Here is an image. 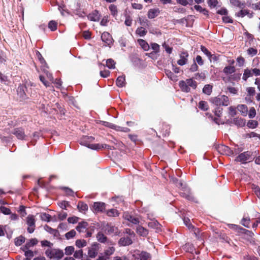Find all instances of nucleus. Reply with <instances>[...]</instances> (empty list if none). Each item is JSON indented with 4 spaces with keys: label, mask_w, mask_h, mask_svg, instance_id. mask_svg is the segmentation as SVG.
<instances>
[{
    "label": "nucleus",
    "mask_w": 260,
    "mask_h": 260,
    "mask_svg": "<svg viewBox=\"0 0 260 260\" xmlns=\"http://www.w3.org/2000/svg\"><path fill=\"white\" fill-rule=\"evenodd\" d=\"M238 17H243L246 15L249 18H251L253 16L252 13H249V12L247 10H241L237 14Z\"/></svg>",
    "instance_id": "obj_20"
},
{
    "label": "nucleus",
    "mask_w": 260,
    "mask_h": 260,
    "mask_svg": "<svg viewBox=\"0 0 260 260\" xmlns=\"http://www.w3.org/2000/svg\"><path fill=\"white\" fill-rule=\"evenodd\" d=\"M201 49L208 57H210L212 56L211 52L205 47L202 46Z\"/></svg>",
    "instance_id": "obj_56"
},
{
    "label": "nucleus",
    "mask_w": 260,
    "mask_h": 260,
    "mask_svg": "<svg viewBox=\"0 0 260 260\" xmlns=\"http://www.w3.org/2000/svg\"><path fill=\"white\" fill-rule=\"evenodd\" d=\"M238 110L240 112L241 114L243 116H246L248 114V108L245 105H239L237 106Z\"/></svg>",
    "instance_id": "obj_15"
},
{
    "label": "nucleus",
    "mask_w": 260,
    "mask_h": 260,
    "mask_svg": "<svg viewBox=\"0 0 260 260\" xmlns=\"http://www.w3.org/2000/svg\"><path fill=\"white\" fill-rule=\"evenodd\" d=\"M87 244V243L85 240L84 239H78L75 242L76 246L79 248H81L85 247Z\"/></svg>",
    "instance_id": "obj_22"
},
{
    "label": "nucleus",
    "mask_w": 260,
    "mask_h": 260,
    "mask_svg": "<svg viewBox=\"0 0 260 260\" xmlns=\"http://www.w3.org/2000/svg\"><path fill=\"white\" fill-rule=\"evenodd\" d=\"M256 110L254 107H251L248 111L247 115L250 118H254L256 115Z\"/></svg>",
    "instance_id": "obj_39"
},
{
    "label": "nucleus",
    "mask_w": 260,
    "mask_h": 260,
    "mask_svg": "<svg viewBox=\"0 0 260 260\" xmlns=\"http://www.w3.org/2000/svg\"><path fill=\"white\" fill-rule=\"evenodd\" d=\"M230 3L233 6L239 7L240 8H242V6L243 5L240 3L239 0H230Z\"/></svg>",
    "instance_id": "obj_47"
},
{
    "label": "nucleus",
    "mask_w": 260,
    "mask_h": 260,
    "mask_svg": "<svg viewBox=\"0 0 260 260\" xmlns=\"http://www.w3.org/2000/svg\"><path fill=\"white\" fill-rule=\"evenodd\" d=\"M79 218L76 216L69 217L68 219V221L69 223H75L78 222Z\"/></svg>",
    "instance_id": "obj_60"
},
{
    "label": "nucleus",
    "mask_w": 260,
    "mask_h": 260,
    "mask_svg": "<svg viewBox=\"0 0 260 260\" xmlns=\"http://www.w3.org/2000/svg\"><path fill=\"white\" fill-rule=\"evenodd\" d=\"M181 90L184 92H188L190 91V88L188 87L186 82L184 81H180L179 83Z\"/></svg>",
    "instance_id": "obj_23"
},
{
    "label": "nucleus",
    "mask_w": 260,
    "mask_h": 260,
    "mask_svg": "<svg viewBox=\"0 0 260 260\" xmlns=\"http://www.w3.org/2000/svg\"><path fill=\"white\" fill-rule=\"evenodd\" d=\"M100 248V244L96 242L91 244L90 246L88 247V255L90 258H94L98 254Z\"/></svg>",
    "instance_id": "obj_4"
},
{
    "label": "nucleus",
    "mask_w": 260,
    "mask_h": 260,
    "mask_svg": "<svg viewBox=\"0 0 260 260\" xmlns=\"http://www.w3.org/2000/svg\"><path fill=\"white\" fill-rule=\"evenodd\" d=\"M185 82H186L188 87H191L193 89H195L197 87V83L193 81L192 79H187Z\"/></svg>",
    "instance_id": "obj_33"
},
{
    "label": "nucleus",
    "mask_w": 260,
    "mask_h": 260,
    "mask_svg": "<svg viewBox=\"0 0 260 260\" xmlns=\"http://www.w3.org/2000/svg\"><path fill=\"white\" fill-rule=\"evenodd\" d=\"M136 231L138 234L143 237H146L148 234V230L142 226H138Z\"/></svg>",
    "instance_id": "obj_16"
},
{
    "label": "nucleus",
    "mask_w": 260,
    "mask_h": 260,
    "mask_svg": "<svg viewBox=\"0 0 260 260\" xmlns=\"http://www.w3.org/2000/svg\"><path fill=\"white\" fill-rule=\"evenodd\" d=\"M97 240L101 243H105L107 240V238L104 234L101 232H99L96 235Z\"/></svg>",
    "instance_id": "obj_24"
},
{
    "label": "nucleus",
    "mask_w": 260,
    "mask_h": 260,
    "mask_svg": "<svg viewBox=\"0 0 260 260\" xmlns=\"http://www.w3.org/2000/svg\"><path fill=\"white\" fill-rule=\"evenodd\" d=\"M41 244L43 246H47L49 248H51L53 244L47 240H44L41 241Z\"/></svg>",
    "instance_id": "obj_59"
},
{
    "label": "nucleus",
    "mask_w": 260,
    "mask_h": 260,
    "mask_svg": "<svg viewBox=\"0 0 260 260\" xmlns=\"http://www.w3.org/2000/svg\"><path fill=\"white\" fill-rule=\"evenodd\" d=\"M58 217L60 220H63L67 217V213L62 211L58 213Z\"/></svg>",
    "instance_id": "obj_58"
},
{
    "label": "nucleus",
    "mask_w": 260,
    "mask_h": 260,
    "mask_svg": "<svg viewBox=\"0 0 260 260\" xmlns=\"http://www.w3.org/2000/svg\"><path fill=\"white\" fill-rule=\"evenodd\" d=\"M212 86L210 84H206L203 89V92L207 95H210L212 91Z\"/></svg>",
    "instance_id": "obj_28"
},
{
    "label": "nucleus",
    "mask_w": 260,
    "mask_h": 260,
    "mask_svg": "<svg viewBox=\"0 0 260 260\" xmlns=\"http://www.w3.org/2000/svg\"><path fill=\"white\" fill-rule=\"evenodd\" d=\"M48 27L52 31L56 30L57 28V23L53 20L50 21L48 23Z\"/></svg>",
    "instance_id": "obj_42"
},
{
    "label": "nucleus",
    "mask_w": 260,
    "mask_h": 260,
    "mask_svg": "<svg viewBox=\"0 0 260 260\" xmlns=\"http://www.w3.org/2000/svg\"><path fill=\"white\" fill-rule=\"evenodd\" d=\"M235 72V68L234 66H227L223 69V72L226 75L231 74Z\"/></svg>",
    "instance_id": "obj_29"
},
{
    "label": "nucleus",
    "mask_w": 260,
    "mask_h": 260,
    "mask_svg": "<svg viewBox=\"0 0 260 260\" xmlns=\"http://www.w3.org/2000/svg\"><path fill=\"white\" fill-rule=\"evenodd\" d=\"M94 140V138L91 136H83L80 140V144L85 146L91 149L98 150L100 149V144H90Z\"/></svg>",
    "instance_id": "obj_3"
},
{
    "label": "nucleus",
    "mask_w": 260,
    "mask_h": 260,
    "mask_svg": "<svg viewBox=\"0 0 260 260\" xmlns=\"http://www.w3.org/2000/svg\"><path fill=\"white\" fill-rule=\"evenodd\" d=\"M25 241V238L23 236H20L15 240V243L16 246H20Z\"/></svg>",
    "instance_id": "obj_38"
},
{
    "label": "nucleus",
    "mask_w": 260,
    "mask_h": 260,
    "mask_svg": "<svg viewBox=\"0 0 260 260\" xmlns=\"http://www.w3.org/2000/svg\"><path fill=\"white\" fill-rule=\"evenodd\" d=\"M199 107L202 110L206 111L208 109L207 103L205 101H201L199 104Z\"/></svg>",
    "instance_id": "obj_37"
},
{
    "label": "nucleus",
    "mask_w": 260,
    "mask_h": 260,
    "mask_svg": "<svg viewBox=\"0 0 260 260\" xmlns=\"http://www.w3.org/2000/svg\"><path fill=\"white\" fill-rule=\"evenodd\" d=\"M166 75L169 78H170L171 80L176 81L177 80V76L175 75L172 72L169 71H166Z\"/></svg>",
    "instance_id": "obj_40"
},
{
    "label": "nucleus",
    "mask_w": 260,
    "mask_h": 260,
    "mask_svg": "<svg viewBox=\"0 0 260 260\" xmlns=\"http://www.w3.org/2000/svg\"><path fill=\"white\" fill-rule=\"evenodd\" d=\"M43 72L46 75L47 78L50 81H52L53 80V77L52 76V74H50L47 70L45 69H43Z\"/></svg>",
    "instance_id": "obj_61"
},
{
    "label": "nucleus",
    "mask_w": 260,
    "mask_h": 260,
    "mask_svg": "<svg viewBox=\"0 0 260 260\" xmlns=\"http://www.w3.org/2000/svg\"><path fill=\"white\" fill-rule=\"evenodd\" d=\"M258 124V123L255 120H249L247 123V126L251 128H255Z\"/></svg>",
    "instance_id": "obj_44"
},
{
    "label": "nucleus",
    "mask_w": 260,
    "mask_h": 260,
    "mask_svg": "<svg viewBox=\"0 0 260 260\" xmlns=\"http://www.w3.org/2000/svg\"><path fill=\"white\" fill-rule=\"evenodd\" d=\"M115 63L112 59H108L106 60V66L109 69H114Z\"/></svg>",
    "instance_id": "obj_43"
},
{
    "label": "nucleus",
    "mask_w": 260,
    "mask_h": 260,
    "mask_svg": "<svg viewBox=\"0 0 260 260\" xmlns=\"http://www.w3.org/2000/svg\"><path fill=\"white\" fill-rule=\"evenodd\" d=\"M252 71L251 70L246 69L244 71L242 79L246 81L248 78L252 77Z\"/></svg>",
    "instance_id": "obj_27"
},
{
    "label": "nucleus",
    "mask_w": 260,
    "mask_h": 260,
    "mask_svg": "<svg viewBox=\"0 0 260 260\" xmlns=\"http://www.w3.org/2000/svg\"><path fill=\"white\" fill-rule=\"evenodd\" d=\"M151 48L155 52H158L159 51V45L155 43L151 44Z\"/></svg>",
    "instance_id": "obj_55"
},
{
    "label": "nucleus",
    "mask_w": 260,
    "mask_h": 260,
    "mask_svg": "<svg viewBox=\"0 0 260 260\" xmlns=\"http://www.w3.org/2000/svg\"><path fill=\"white\" fill-rule=\"evenodd\" d=\"M126 84L125 76H121L117 78L116 80V85L119 87L125 86Z\"/></svg>",
    "instance_id": "obj_18"
},
{
    "label": "nucleus",
    "mask_w": 260,
    "mask_h": 260,
    "mask_svg": "<svg viewBox=\"0 0 260 260\" xmlns=\"http://www.w3.org/2000/svg\"><path fill=\"white\" fill-rule=\"evenodd\" d=\"M160 13L158 8L151 9L148 12V17L149 19H153L157 17Z\"/></svg>",
    "instance_id": "obj_12"
},
{
    "label": "nucleus",
    "mask_w": 260,
    "mask_h": 260,
    "mask_svg": "<svg viewBox=\"0 0 260 260\" xmlns=\"http://www.w3.org/2000/svg\"><path fill=\"white\" fill-rule=\"evenodd\" d=\"M140 260H150L151 258L150 254L145 251H142L139 254Z\"/></svg>",
    "instance_id": "obj_25"
},
{
    "label": "nucleus",
    "mask_w": 260,
    "mask_h": 260,
    "mask_svg": "<svg viewBox=\"0 0 260 260\" xmlns=\"http://www.w3.org/2000/svg\"><path fill=\"white\" fill-rule=\"evenodd\" d=\"M74 247L72 246H67L65 248L64 251L65 254L67 255H70L72 254L74 252Z\"/></svg>",
    "instance_id": "obj_35"
},
{
    "label": "nucleus",
    "mask_w": 260,
    "mask_h": 260,
    "mask_svg": "<svg viewBox=\"0 0 260 260\" xmlns=\"http://www.w3.org/2000/svg\"><path fill=\"white\" fill-rule=\"evenodd\" d=\"M248 54L254 56L257 53V50L253 48H250L247 50Z\"/></svg>",
    "instance_id": "obj_64"
},
{
    "label": "nucleus",
    "mask_w": 260,
    "mask_h": 260,
    "mask_svg": "<svg viewBox=\"0 0 260 260\" xmlns=\"http://www.w3.org/2000/svg\"><path fill=\"white\" fill-rule=\"evenodd\" d=\"M109 8L111 15L114 17H116L117 15V7L114 5H110Z\"/></svg>",
    "instance_id": "obj_32"
},
{
    "label": "nucleus",
    "mask_w": 260,
    "mask_h": 260,
    "mask_svg": "<svg viewBox=\"0 0 260 260\" xmlns=\"http://www.w3.org/2000/svg\"><path fill=\"white\" fill-rule=\"evenodd\" d=\"M118 243L120 246H125L131 244L132 243V240L131 238L128 237H123L120 239Z\"/></svg>",
    "instance_id": "obj_11"
},
{
    "label": "nucleus",
    "mask_w": 260,
    "mask_h": 260,
    "mask_svg": "<svg viewBox=\"0 0 260 260\" xmlns=\"http://www.w3.org/2000/svg\"><path fill=\"white\" fill-rule=\"evenodd\" d=\"M188 53L186 51H183L179 54L180 59L177 61L179 66H183L187 63L188 61Z\"/></svg>",
    "instance_id": "obj_5"
},
{
    "label": "nucleus",
    "mask_w": 260,
    "mask_h": 260,
    "mask_svg": "<svg viewBox=\"0 0 260 260\" xmlns=\"http://www.w3.org/2000/svg\"><path fill=\"white\" fill-rule=\"evenodd\" d=\"M87 226H88L87 222H86L85 221H82V222H79L78 223V225L76 227V230L79 233H82V232H84L85 229H86Z\"/></svg>",
    "instance_id": "obj_17"
},
{
    "label": "nucleus",
    "mask_w": 260,
    "mask_h": 260,
    "mask_svg": "<svg viewBox=\"0 0 260 260\" xmlns=\"http://www.w3.org/2000/svg\"><path fill=\"white\" fill-rule=\"evenodd\" d=\"M93 208L95 212H102L105 209V204L102 202H95Z\"/></svg>",
    "instance_id": "obj_14"
},
{
    "label": "nucleus",
    "mask_w": 260,
    "mask_h": 260,
    "mask_svg": "<svg viewBox=\"0 0 260 260\" xmlns=\"http://www.w3.org/2000/svg\"><path fill=\"white\" fill-rule=\"evenodd\" d=\"M1 212L5 215H9L11 213V211L10 209L4 206L1 207Z\"/></svg>",
    "instance_id": "obj_52"
},
{
    "label": "nucleus",
    "mask_w": 260,
    "mask_h": 260,
    "mask_svg": "<svg viewBox=\"0 0 260 260\" xmlns=\"http://www.w3.org/2000/svg\"><path fill=\"white\" fill-rule=\"evenodd\" d=\"M249 222L250 218L249 217H243L241 223L243 226L246 228H249Z\"/></svg>",
    "instance_id": "obj_46"
},
{
    "label": "nucleus",
    "mask_w": 260,
    "mask_h": 260,
    "mask_svg": "<svg viewBox=\"0 0 260 260\" xmlns=\"http://www.w3.org/2000/svg\"><path fill=\"white\" fill-rule=\"evenodd\" d=\"M13 134L15 135L18 139L20 140L24 139L26 137L23 129L21 128L14 129Z\"/></svg>",
    "instance_id": "obj_9"
},
{
    "label": "nucleus",
    "mask_w": 260,
    "mask_h": 260,
    "mask_svg": "<svg viewBox=\"0 0 260 260\" xmlns=\"http://www.w3.org/2000/svg\"><path fill=\"white\" fill-rule=\"evenodd\" d=\"M183 221L184 224L188 227L189 230L193 229V226L190 223V219L188 218H184L183 219Z\"/></svg>",
    "instance_id": "obj_54"
},
{
    "label": "nucleus",
    "mask_w": 260,
    "mask_h": 260,
    "mask_svg": "<svg viewBox=\"0 0 260 260\" xmlns=\"http://www.w3.org/2000/svg\"><path fill=\"white\" fill-rule=\"evenodd\" d=\"M83 252L82 249L78 250L74 252V258L80 259L83 257Z\"/></svg>",
    "instance_id": "obj_36"
},
{
    "label": "nucleus",
    "mask_w": 260,
    "mask_h": 260,
    "mask_svg": "<svg viewBox=\"0 0 260 260\" xmlns=\"http://www.w3.org/2000/svg\"><path fill=\"white\" fill-rule=\"evenodd\" d=\"M221 148L224 151L226 154L230 155L233 154V152L231 150L230 148L225 146H222Z\"/></svg>",
    "instance_id": "obj_57"
},
{
    "label": "nucleus",
    "mask_w": 260,
    "mask_h": 260,
    "mask_svg": "<svg viewBox=\"0 0 260 260\" xmlns=\"http://www.w3.org/2000/svg\"><path fill=\"white\" fill-rule=\"evenodd\" d=\"M123 217L124 219L129 221L133 224H137L140 222L139 218L138 217L134 216L129 214L128 213H124L123 214Z\"/></svg>",
    "instance_id": "obj_7"
},
{
    "label": "nucleus",
    "mask_w": 260,
    "mask_h": 260,
    "mask_svg": "<svg viewBox=\"0 0 260 260\" xmlns=\"http://www.w3.org/2000/svg\"><path fill=\"white\" fill-rule=\"evenodd\" d=\"M105 231L109 234H117V228L113 225H112L109 224H107L106 226L104 228Z\"/></svg>",
    "instance_id": "obj_13"
},
{
    "label": "nucleus",
    "mask_w": 260,
    "mask_h": 260,
    "mask_svg": "<svg viewBox=\"0 0 260 260\" xmlns=\"http://www.w3.org/2000/svg\"><path fill=\"white\" fill-rule=\"evenodd\" d=\"M115 251V248L113 247H110L106 249L105 252V256L108 258V256L112 255Z\"/></svg>",
    "instance_id": "obj_34"
},
{
    "label": "nucleus",
    "mask_w": 260,
    "mask_h": 260,
    "mask_svg": "<svg viewBox=\"0 0 260 260\" xmlns=\"http://www.w3.org/2000/svg\"><path fill=\"white\" fill-rule=\"evenodd\" d=\"M108 21H109L108 17L107 16H104L102 18V19L100 22V24H101V25H102L103 26H106V25H107Z\"/></svg>",
    "instance_id": "obj_63"
},
{
    "label": "nucleus",
    "mask_w": 260,
    "mask_h": 260,
    "mask_svg": "<svg viewBox=\"0 0 260 260\" xmlns=\"http://www.w3.org/2000/svg\"><path fill=\"white\" fill-rule=\"evenodd\" d=\"M251 156V152L249 151L244 152L236 158V160L238 161H242L245 162L246 161L250 160Z\"/></svg>",
    "instance_id": "obj_6"
},
{
    "label": "nucleus",
    "mask_w": 260,
    "mask_h": 260,
    "mask_svg": "<svg viewBox=\"0 0 260 260\" xmlns=\"http://www.w3.org/2000/svg\"><path fill=\"white\" fill-rule=\"evenodd\" d=\"M78 208L80 212L84 213L88 210V206L83 203L80 202L78 205Z\"/></svg>",
    "instance_id": "obj_31"
},
{
    "label": "nucleus",
    "mask_w": 260,
    "mask_h": 260,
    "mask_svg": "<svg viewBox=\"0 0 260 260\" xmlns=\"http://www.w3.org/2000/svg\"><path fill=\"white\" fill-rule=\"evenodd\" d=\"M138 42L141 47L145 51H147L149 49V44L144 40L139 39Z\"/></svg>",
    "instance_id": "obj_26"
},
{
    "label": "nucleus",
    "mask_w": 260,
    "mask_h": 260,
    "mask_svg": "<svg viewBox=\"0 0 260 260\" xmlns=\"http://www.w3.org/2000/svg\"><path fill=\"white\" fill-rule=\"evenodd\" d=\"M136 33L140 36H144L146 34V31L143 27H139L136 30Z\"/></svg>",
    "instance_id": "obj_48"
},
{
    "label": "nucleus",
    "mask_w": 260,
    "mask_h": 260,
    "mask_svg": "<svg viewBox=\"0 0 260 260\" xmlns=\"http://www.w3.org/2000/svg\"><path fill=\"white\" fill-rule=\"evenodd\" d=\"M210 101L216 106H228L230 104L229 98L225 95H219L216 97L211 98Z\"/></svg>",
    "instance_id": "obj_2"
},
{
    "label": "nucleus",
    "mask_w": 260,
    "mask_h": 260,
    "mask_svg": "<svg viewBox=\"0 0 260 260\" xmlns=\"http://www.w3.org/2000/svg\"><path fill=\"white\" fill-rule=\"evenodd\" d=\"M41 218L42 220L45 221H49L50 219V216L46 213H43L41 214Z\"/></svg>",
    "instance_id": "obj_49"
},
{
    "label": "nucleus",
    "mask_w": 260,
    "mask_h": 260,
    "mask_svg": "<svg viewBox=\"0 0 260 260\" xmlns=\"http://www.w3.org/2000/svg\"><path fill=\"white\" fill-rule=\"evenodd\" d=\"M76 231L74 230H72L69 232L67 233L65 235V236L67 239H70L74 237L76 235Z\"/></svg>",
    "instance_id": "obj_41"
},
{
    "label": "nucleus",
    "mask_w": 260,
    "mask_h": 260,
    "mask_svg": "<svg viewBox=\"0 0 260 260\" xmlns=\"http://www.w3.org/2000/svg\"><path fill=\"white\" fill-rule=\"evenodd\" d=\"M246 91L248 93V95L252 96L254 95L255 91L254 87H249L246 88Z\"/></svg>",
    "instance_id": "obj_50"
},
{
    "label": "nucleus",
    "mask_w": 260,
    "mask_h": 260,
    "mask_svg": "<svg viewBox=\"0 0 260 260\" xmlns=\"http://www.w3.org/2000/svg\"><path fill=\"white\" fill-rule=\"evenodd\" d=\"M118 211L115 209L109 210L107 212V215L110 217H116L119 215Z\"/></svg>",
    "instance_id": "obj_30"
},
{
    "label": "nucleus",
    "mask_w": 260,
    "mask_h": 260,
    "mask_svg": "<svg viewBox=\"0 0 260 260\" xmlns=\"http://www.w3.org/2000/svg\"><path fill=\"white\" fill-rule=\"evenodd\" d=\"M229 114L234 116L236 114V108L234 107L231 106L229 108Z\"/></svg>",
    "instance_id": "obj_62"
},
{
    "label": "nucleus",
    "mask_w": 260,
    "mask_h": 260,
    "mask_svg": "<svg viewBox=\"0 0 260 260\" xmlns=\"http://www.w3.org/2000/svg\"><path fill=\"white\" fill-rule=\"evenodd\" d=\"M206 78L205 73H197L194 75V78L197 80H204Z\"/></svg>",
    "instance_id": "obj_51"
},
{
    "label": "nucleus",
    "mask_w": 260,
    "mask_h": 260,
    "mask_svg": "<svg viewBox=\"0 0 260 260\" xmlns=\"http://www.w3.org/2000/svg\"><path fill=\"white\" fill-rule=\"evenodd\" d=\"M101 39L108 45H110L112 43V38L111 35L108 32L105 31L102 34Z\"/></svg>",
    "instance_id": "obj_8"
},
{
    "label": "nucleus",
    "mask_w": 260,
    "mask_h": 260,
    "mask_svg": "<svg viewBox=\"0 0 260 260\" xmlns=\"http://www.w3.org/2000/svg\"><path fill=\"white\" fill-rule=\"evenodd\" d=\"M45 253L47 257L54 260H60L64 255L62 250L52 248H47Z\"/></svg>",
    "instance_id": "obj_1"
},
{
    "label": "nucleus",
    "mask_w": 260,
    "mask_h": 260,
    "mask_svg": "<svg viewBox=\"0 0 260 260\" xmlns=\"http://www.w3.org/2000/svg\"><path fill=\"white\" fill-rule=\"evenodd\" d=\"M100 122L102 125H103L105 126L109 127H110L113 129L116 128V125L111 123L106 122V121H101Z\"/></svg>",
    "instance_id": "obj_53"
},
{
    "label": "nucleus",
    "mask_w": 260,
    "mask_h": 260,
    "mask_svg": "<svg viewBox=\"0 0 260 260\" xmlns=\"http://www.w3.org/2000/svg\"><path fill=\"white\" fill-rule=\"evenodd\" d=\"M148 226L152 229L156 230L157 232L160 231V224L155 220H152L148 223Z\"/></svg>",
    "instance_id": "obj_10"
},
{
    "label": "nucleus",
    "mask_w": 260,
    "mask_h": 260,
    "mask_svg": "<svg viewBox=\"0 0 260 260\" xmlns=\"http://www.w3.org/2000/svg\"><path fill=\"white\" fill-rule=\"evenodd\" d=\"M38 243V240L36 239H32L29 240L28 242H27L26 244V248H28L30 247L33 246L37 244Z\"/></svg>",
    "instance_id": "obj_45"
},
{
    "label": "nucleus",
    "mask_w": 260,
    "mask_h": 260,
    "mask_svg": "<svg viewBox=\"0 0 260 260\" xmlns=\"http://www.w3.org/2000/svg\"><path fill=\"white\" fill-rule=\"evenodd\" d=\"M88 18L91 21H98L100 19V15L99 12L98 11H95L94 12L89 14L88 16Z\"/></svg>",
    "instance_id": "obj_19"
},
{
    "label": "nucleus",
    "mask_w": 260,
    "mask_h": 260,
    "mask_svg": "<svg viewBox=\"0 0 260 260\" xmlns=\"http://www.w3.org/2000/svg\"><path fill=\"white\" fill-rule=\"evenodd\" d=\"M35 216L32 215H29L26 218V223L29 226H35Z\"/></svg>",
    "instance_id": "obj_21"
}]
</instances>
